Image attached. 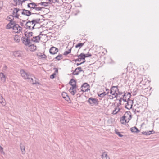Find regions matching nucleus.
<instances>
[{
  "label": "nucleus",
  "mask_w": 159,
  "mask_h": 159,
  "mask_svg": "<svg viewBox=\"0 0 159 159\" xmlns=\"http://www.w3.org/2000/svg\"><path fill=\"white\" fill-rule=\"evenodd\" d=\"M62 96L63 98L67 101H68L70 100V98L66 93L63 92L62 93Z\"/></svg>",
  "instance_id": "nucleus-20"
},
{
  "label": "nucleus",
  "mask_w": 159,
  "mask_h": 159,
  "mask_svg": "<svg viewBox=\"0 0 159 159\" xmlns=\"http://www.w3.org/2000/svg\"><path fill=\"white\" fill-rule=\"evenodd\" d=\"M13 55L16 57H20L21 56V52L20 51H16L13 52Z\"/></svg>",
  "instance_id": "nucleus-17"
},
{
  "label": "nucleus",
  "mask_w": 159,
  "mask_h": 159,
  "mask_svg": "<svg viewBox=\"0 0 159 159\" xmlns=\"http://www.w3.org/2000/svg\"><path fill=\"white\" fill-rule=\"evenodd\" d=\"M126 103L125 104V107L129 110L132 108L133 104V102L131 100H129L127 102H125Z\"/></svg>",
  "instance_id": "nucleus-7"
},
{
  "label": "nucleus",
  "mask_w": 159,
  "mask_h": 159,
  "mask_svg": "<svg viewBox=\"0 0 159 159\" xmlns=\"http://www.w3.org/2000/svg\"><path fill=\"white\" fill-rule=\"evenodd\" d=\"M77 87H70L69 89V91L70 93L72 95H74L77 92Z\"/></svg>",
  "instance_id": "nucleus-10"
},
{
  "label": "nucleus",
  "mask_w": 159,
  "mask_h": 159,
  "mask_svg": "<svg viewBox=\"0 0 159 159\" xmlns=\"http://www.w3.org/2000/svg\"><path fill=\"white\" fill-rule=\"evenodd\" d=\"M55 59H56L57 60L59 61L61 60L63 58V56L62 54H59L57 56H56L55 58Z\"/></svg>",
  "instance_id": "nucleus-30"
},
{
  "label": "nucleus",
  "mask_w": 159,
  "mask_h": 159,
  "mask_svg": "<svg viewBox=\"0 0 159 159\" xmlns=\"http://www.w3.org/2000/svg\"><path fill=\"white\" fill-rule=\"evenodd\" d=\"M28 49L30 51L33 52L36 49V47L33 44L30 45L28 46Z\"/></svg>",
  "instance_id": "nucleus-18"
},
{
  "label": "nucleus",
  "mask_w": 159,
  "mask_h": 159,
  "mask_svg": "<svg viewBox=\"0 0 159 159\" xmlns=\"http://www.w3.org/2000/svg\"><path fill=\"white\" fill-rule=\"evenodd\" d=\"M89 102L92 105H97L98 103V99L93 98H90L88 100Z\"/></svg>",
  "instance_id": "nucleus-4"
},
{
  "label": "nucleus",
  "mask_w": 159,
  "mask_h": 159,
  "mask_svg": "<svg viewBox=\"0 0 159 159\" xmlns=\"http://www.w3.org/2000/svg\"><path fill=\"white\" fill-rule=\"evenodd\" d=\"M22 14L27 16H29L31 14V12L28 10H24L22 12Z\"/></svg>",
  "instance_id": "nucleus-25"
},
{
  "label": "nucleus",
  "mask_w": 159,
  "mask_h": 159,
  "mask_svg": "<svg viewBox=\"0 0 159 159\" xmlns=\"http://www.w3.org/2000/svg\"><path fill=\"white\" fill-rule=\"evenodd\" d=\"M36 11H40L42 9V8L38 6L37 5H36V6L34 8Z\"/></svg>",
  "instance_id": "nucleus-36"
},
{
  "label": "nucleus",
  "mask_w": 159,
  "mask_h": 159,
  "mask_svg": "<svg viewBox=\"0 0 159 159\" xmlns=\"http://www.w3.org/2000/svg\"><path fill=\"white\" fill-rule=\"evenodd\" d=\"M12 29L14 32L18 33L21 31L22 29L18 25L15 24Z\"/></svg>",
  "instance_id": "nucleus-5"
},
{
  "label": "nucleus",
  "mask_w": 159,
  "mask_h": 159,
  "mask_svg": "<svg viewBox=\"0 0 159 159\" xmlns=\"http://www.w3.org/2000/svg\"><path fill=\"white\" fill-rule=\"evenodd\" d=\"M77 61L80 62L81 61H82V60L78 57V58L77 59L75 60V62H76Z\"/></svg>",
  "instance_id": "nucleus-41"
},
{
  "label": "nucleus",
  "mask_w": 159,
  "mask_h": 159,
  "mask_svg": "<svg viewBox=\"0 0 159 159\" xmlns=\"http://www.w3.org/2000/svg\"><path fill=\"white\" fill-rule=\"evenodd\" d=\"M15 24V23L14 22L10 21V22L6 26V28L7 29H9L10 28L13 29Z\"/></svg>",
  "instance_id": "nucleus-15"
},
{
  "label": "nucleus",
  "mask_w": 159,
  "mask_h": 159,
  "mask_svg": "<svg viewBox=\"0 0 159 159\" xmlns=\"http://www.w3.org/2000/svg\"><path fill=\"white\" fill-rule=\"evenodd\" d=\"M106 91L107 92L104 91L103 93H101L98 94V96L101 97H103L106 95L108 94L109 92V90L107 89H106Z\"/></svg>",
  "instance_id": "nucleus-16"
},
{
  "label": "nucleus",
  "mask_w": 159,
  "mask_h": 159,
  "mask_svg": "<svg viewBox=\"0 0 159 159\" xmlns=\"http://www.w3.org/2000/svg\"><path fill=\"white\" fill-rule=\"evenodd\" d=\"M43 36V35H40L39 36H36L34 37L32 39V40L35 42H38L40 40L42 36Z\"/></svg>",
  "instance_id": "nucleus-11"
},
{
  "label": "nucleus",
  "mask_w": 159,
  "mask_h": 159,
  "mask_svg": "<svg viewBox=\"0 0 159 159\" xmlns=\"http://www.w3.org/2000/svg\"><path fill=\"white\" fill-rule=\"evenodd\" d=\"M131 118V113L129 111H128L125 112L124 116L121 118L120 121L121 124H125L129 122Z\"/></svg>",
  "instance_id": "nucleus-1"
},
{
  "label": "nucleus",
  "mask_w": 159,
  "mask_h": 159,
  "mask_svg": "<svg viewBox=\"0 0 159 159\" xmlns=\"http://www.w3.org/2000/svg\"><path fill=\"white\" fill-rule=\"evenodd\" d=\"M44 21V20L43 19H42L41 20H40V21H39V22H40V21Z\"/></svg>",
  "instance_id": "nucleus-45"
},
{
  "label": "nucleus",
  "mask_w": 159,
  "mask_h": 159,
  "mask_svg": "<svg viewBox=\"0 0 159 159\" xmlns=\"http://www.w3.org/2000/svg\"><path fill=\"white\" fill-rule=\"evenodd\" d=\"M56 75L55 73H54L50 75V78L51 79H53L54 78L55 75Z\"/></svg>",
  "instance_id": "nucleus-40"
},
{
  "label": "nucleus",
  "mask_w": 159,
  "mask_h": 159,
  "mask_svg": "<svg viewBox=\"0 0 159 159\" xmlns=\"http://www.w3.org/2000/svg\"><path fill=\"white\" fill-rule=\"evenodd\" d=\"M101 52H102V53H103L104 54H105L107 52V51L106 49H105V48H101Z\"/></svg>",
  "instance_id": "nucleus-33"
},
{
  "label": "nucleus",
  "mask_w": 159,
  "mask_h": 159,
  "mask_svg": "<svg viewBox=\"0 0 159 159\" xmlns=\"http://www.w3.org/2000/svg\"><path fill=\"white\" fill-rule=\"evenodd\" d=\"M82 71V68L80 67L76 68L73 72L74 75H78Z\"/></svg>",
  "instance_id": "nucleus-13"
},
{
  "label": "nucleus",
  "mask_w": 159,
  "mask_h": 159,
  "mask_svg": "<svg viewBox=\"0 0 159 159\" xmlns=\"http://www.w3.org/2000/svg\"><path fill=\"white\" fill-rule=\"evenodd\" d=\"M154 133V131L152 130V131H149L147 132H143V134H145V135H150V134H153Z\"/></svg>",
  "instance_id": "nucleus-31"
},
{
  "label": "nucleus",
  "mask_w": 159,
  "mask_h": 159,
  "mask_svg": "<svg viewBox=\"0 0 159 159\" xmlns=\"http://www.w3.org/2000/svg\"><path fill=\"white\" fill-rule=\"evenodd\" d=\"M0 77L1 80L3 82H5L6 81V76L2 73H0Z\"/></svg>",
  "instance_id": "nucleus-22"
},
{
  "label": "nucleus",
  "mask_w": 159,
  "mask_h": 159,
  "mask_svg": "<svg viewBox=\"0 0 159 159\" xmlns=\"http://www.w3.org/2000/svg\"><path fill=\"white\" fill-rule=\"evenodd\" d=\"M23 43L25 45H29L30 44V40L27 38H24L23 39Z\"/></svg>",
  "instance_id": "nucleus-21"
},
{
  "label": "nucleus",
  "mask_w": 159,
  "mask_h": 159,
  "mask_svg": "<svg viewBox=\"0 0 159 159\" xmlns=\"http://www.w3.org/2000/svg\"><path fill=\"white\" fill-rule=\"evenodd\" d=\"M117 88L115 87H112L110 93L112 95L117 94Z\"/></svg>",
  "instance_id": "nucleus-12"
},
{
  "label": "nucleus",
  "mask_w": 159,
  "mask_h": 159,
  "mask_svg": "<svg viewBox=\"0 0 159 159\" xmlns=\"http://www.w3.org/2000/svg\"><path fill=\"white\" fill-rule=\"evenodd\" d=\"M149 67V66L148 64H146L144 66V68H143L145 70H148Z\"/></svg>",
  "instance_id": "nucleus-38"
},
{
  "label": "nucleus",
  "mask_w": 159,
  "mask_h": 159,
  "mask_svg": "<svg viewBox=\"0 0 159 159\" xmlns=\"http://www.w3.org/2000/svg\"><path fill=\"white\" fill-rule=\"evenodd\" d=\"M35 20L29 21L27 22L26 24V25L27 28L29 29H33L36 25Z\"/></svg>",
  "instance_id": "nucleus-3"
},
{
  "label": "nucleus",
  "mask_w": 159,
  "mask_h": 159,
  "mask_svg": "<svg viewBox=\"0 0 159 159\" xmlns=\"http://www.w3.org/2000/svg\"><path fill=\"white\" fill-rule=\"evenodd\" d=\"M71 51V49H69L68 51H66L63 54L65 55H67L70 53Z\"/></svg>",
  "instance_id": "nucleus-35"
},
{
  "label": "nucleus",
  "mask_w": 159,
  "mask_h": 159,
  "mask_svg": "<svg viewBox=\"0 0 159 159\" xmlns=\"http://www.w3.org/2000/svg\"><path fill=\"white\" fill-rule=\"evenodd\" d=\"M115 133L119 137H122L123 136V135H122L121 133L119 132L117 130H115Z\"/></svg>",
  "instance_id": "nucleus-32"
},
{
  "label": "nucleus",
  "mask_w": 159,
  "mask_h": 159,
  "mask_svg": "<svg viewBox=\"0 0 159 159\" xmlns=\"http://www.w3.org/2000/svg\"><path fill=\"white\" fill-rule=\"evenodd\" d=\"M116 109L115 110V111H116Z\"/></svg>",
  "instance_id": "nucleus-47"
},
{
  "label": "nucleus",
  "mask_w": 159,
  "mask_h": 159,
  "mask_svg": "<svg viewBox=\"0 0 159 159\" xmlns=\"http://www.w3.org/2000/svg\"><path fill=\"white\" fill-rule=\"evenodd\" d=\"M40 19H37L35 20V22H36V25H37L38 24H39L40 25V27H42L44 25V24L43 23V22L44 21H40V22H39V21H40Z\"/></svg>",
  "instance_id": "nucleus-24"
},
{
  "label": "nucleus",
  "mask_w": 159,
  "mask_h": 159,
  "mask_svg": "<svg viewBox=\"0 0 159 159\" xmlns=\"http://www.w3.org/2000/svg\"><path fill=\"white\" fill-rule=\"evenodd\" d=\"M7 19L11 22L13 19V17L12 15H9L7 17Z\"/></svg>",
  "instance_id": "nucleus-34"
},
{
  "label": "nucleus",
  "mask_w": 159,
  "mask_h": 159,
  "mask_svg": "<svg viewBox=\"0 0 159 159\" xmlns=\"http://www.w3.org/2000/svg\"><path fill=\"white\" fill-rule=\"evenodd\" d=\"M21 76L25 79H29V75L28 74L25 72L24 70L22 69L20 71Z\"/></svg>",
  "instance_id": "nucleus-8"
},
{
  "label": "nucleus",
  "mask_w": 159,
  "mask_h": 159,
  "mask_svg": "<svg viewBox=\"0 0 159 159\" xmlns=\"http://www.w3.org/2000/svg\"><path fill=\"white\" fill-rule=\"evenodd\" d=\"M24 35L27 38H30L33 35V33L32 32L27 31L25 32Z\"/></svg>",
  "instance_id": "nucleus-19"
},
{
  "label": "nucleus",
  "mask_w": 159,
  "mask_h": 159,
  "mask_svg": "<svg viewBox=\"0 0 159 159\" xmlns=\"http://www.w3.org/2000/svg\"><path fill=\"white\" fill-rule=\"evenodd\" d=\"M18 11V10L17 9H15L14 10V13H17Z\"/></svg>",
  "instance_id": "nucleus-43"
},
{
  "label": "nucleus",
  "mask_w": 159,
  "mask_h": 159,
  "mask_svg": "<svg viewBox=\"0 0 159 159\" xmlns=\"http://www.w3.org/2000/svg\"><path fill=\"white\" fill-rule=\"evenodd\" d=\"M21 151L22 152V153L23 154H24L25 153V148H24L23 149L22 148H21Z\"/></svg>",
  "instance_id": "nucleus-42"
},
{
  "label": "nucleus",
  "mask_w": 159,
  "mask_h": 159,
  "mask_svg": "<svg viewBox=\"0 0 159 159\" xmlns=\"http://www.w3.org/2000/svg\"><path fill=\"white\" fill-rule=\"evenodd\" d=\"M89 89V85L86 83L84 84L81 87V90L84 92L87 91Z\"/></svg>",
  "instance_id": "nucleus-6"
},
{
  "label": "nucleus",
  "mask_w": 159,
  "mask_h": 159,
  "mask_svg": "<svg viewBox=\"0 0 159 159\" xmlns=\"http://www.w3.org/2000/svg\"><path fill=\"white\" fill-rule=\"evenodd\" d=\"M84 43H78L77 45H76L75 47L76 48H79L80 49L84 45Z\"/></svg>",
  "instance_id": "nucleus-28"
},
{
  "label": "nucleus",
  "mask_w": 159,
  "mask_h": 159,
  "mask_svg": "<svg viewBox=\"0 0 159 159\" xmlns=\"http://www.w3.org/2000/svg\"><path fill=\"white\" fill-rule=\"evenodd\" d=\"M102 159H110L107 154L105 152L103 153L102 155Z\"/></svg>",
  "instance_id": "nucleus-29"
},
{
  "label": "nucleus",
  "mask_w": 159,
  "mask_h": 159,
  "mask_svg": "<svg viewBox=\"0 0 159 159\" xmlns=\"http://www.w3.org/2000/svg\"><path fill=\"white\" fill-rule=\"evenodd\" d=\"M91 56V55H89L88 54H85L84 53H81L79 56V57L82 60V61L80 63H77V66L80 65L81 64L84 63L85 61V59L86 57H88L89 56Z\"/></svg>",
  "instance_id": "nucleus-2"
},
{
  "label": "nucleus",
  "mask_w": 159,
  "mask_h": 159,
  "mask_svg": "<svg viewBox=\"0 0 159 159\" xmlns=\"http://www.w3.org/2000/svg\"><path fill=\"white\" fill-rule=\"evenodd\" d=\"M58 51V49L54 47H52L49 50L50 53L53 55L56 54Z\"/></svg>",
  "instance_id": "nucleus-9"
},
{
  "label": "nucleus",
  "mask_w": 159,
  "mask_h": 159,
  "mask_svg": "<svg viewBox=\"0 0 159 159\" xmlns=\"http://www.w3.org/2000/svg\"><path fill=\"white\" fill-rule=\"evenodd\" d=\"M117 112V111H116V112H115L114 111L113 112V113H114V114H116Z\"/></svg>",
  "instance_id": "nucleus-46"
},
{
  "label": "nucleus",
  "mask_w": 159,
  "mask_h": 159,
  "mask_svg": "<svg viewBox=\"0 0 159 159\" xmlns=\"http://www.w3.org/2000/svg\"><path fill=\"white\" fill-rule=\"evenodd\" d=\"M3 148L0 146V150H2Z\"/></svg>",
  "instance_id": "nucleus-44"
},
{
  "label": "nucleus",
  "mask_w": 159,
  "mask_h": 159,
  "mask_svg": "<svg viewBox=\"0 0 159 159\" xmlns=\"http://www.w3.org/2000/svg\"><path fill=\"white\" fill-rule=\"evenodd\" d=\"M131 131L132 132L138 133L139 131L138 130L137 128L136 127H133L131 128Z\"/></svg>",
  "instance_id": "nucleus-27"
},
{
  "label": "nucleus",
  "mask_w": 159,
  "mask_h": 159,
  "mask_svg": "<svg viewBox=\"0 0 159 159\" xmlns=\"http://www.w3.org/2000/svg\"><path fill=\"white\" fill-rule=\"evenodd\" d=\"M69 84L71 86L70 87H77L76 82L74 80L72 79L69 82Z\"/></svg>",
  "instance_id": "nucleus-14"
},
{
  "label": "nucleus",
  "mask_w": 159,
  "mask_h": 159,
  "mask_svg": "<svg viewBox=\"0 0 159 159\" xmlns=\"http://www.w3.org/2000/svg\"><path fill=\"white\" fill-rule=\"evenodd\" d=\"M3 5V3L2 2H0V10L1 9Z\"/></svg>",
  "instance_id": "nucleus-39"
},
{
  "label": "nucleus",
  "mask_w": 159,
  "mask_h": 159,
  "mask_svg": "<svg viewBox=\"0 0 159 159\" xmlns=\"http://www.w3.org/2000/svg\"><path fill=\"white\" fill-rule=\"evenodd\" d=\"M20 37L18 35H15L14 38V39L15 42L18 43L20 40Z\"/></svg>",
  "instance_id": "nucleus-23"
},
{
  "label": "nucleus",
  "mask_w": 159,
  "mask_h": 159,
  "mask_svg": "<svg viewBox=\"0 0 159 159\" xmlns=\"http://www.w3.org/2000/svg\"><path fill=\"white\" fill-rule=\"evenodd\" d=\"M28 6L31 8L34 9L36 6V4L34 3H30L28 4Z\"/></svg>",
  "instance_id": "nucleus-26"
},
{
  "label": "nucleus",
  "mask_w": 159,
  "mask_h": 159,
  "mask_svg": "<svg viewBox=\"0 0 159 159\" xmlns=\"http://www.w3.org/2000/svg\"><path fill=\"white\" fill-rule=\"evenodd\" d=\"M5 102L4 99L3 98L2 96L0 97V102L1 103H4Z\"/></svg>",
  "instance_id": "nucleus-37"
}]
</instances>
